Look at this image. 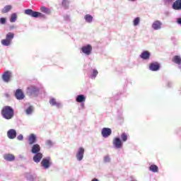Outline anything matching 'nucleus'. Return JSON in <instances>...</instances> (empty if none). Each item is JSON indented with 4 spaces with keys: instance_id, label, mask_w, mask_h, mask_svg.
Masks as SVG:
<instances>
[{
    "instance_id": "f257e3e1",
    "label": "nucleus",
    "mask_w": 181,
    "mask_h": 181,
    "mask_svg": "<svg viewBox=\"0 0 181 181\" xmlns=\"http://www.w3.org/2000/svg\"><path fill=\"white\" fill-rule=\"evenodd\" d=\"M1 114L4 119H12L15 117V110L11 106H4L1 110Z\"/></svg>"
},
{
    "instance_id": "f03ea898",
    "label": "nucleus",
    "mask_w": 181,
    "mask_h": 181,
    "mask_svg": "<svg viewBox=\"0 0 181 181\" xmlns=\"http://www.w3.org/2000/svg\"><path fill=\"white\" fill-rule=\"evenodd\" d=\"M40 93V89L36 86H30L27 88V94L31 97H37Z\"/></svg>"
},
{
    "instance_id": "7ed1b4c3",
    "label": "nucleus",
    "mask_w": 181,
    "mask_h": 181,
    "mask_svg": "<svg viewBox=\"0 0 181 181\" xmlns=\"http://www.w3.org/2000/svg\"><path fill=\"white\" fill-rule=\"evenodd\" d=\"M13 37H15V34L13 33H8L6 35V39L1 40V45H3V46H11Z\"/></svg>"
},
{
    "instance_id": "20e7f679",
    "label": "nucleus",
    "mask_w": 181,
    "mask_h": 181,
    "mask_svg": "<svg viewBox=\"0 0 181 181\" xmlns=\"http://www.w3.org/2000/svg\"><path fill=\"white\" fill-rule=\"evenodd\" d=\"M24 13L28 16H31V18H43L45 16L43 13L39 11H35L30 8L25 9Z\"/></svg>"
},
{
    "instance_id": "39448f33",
    "label": "nucleus",
    "mask_w": 181,
    "mask_h": 181,
    "mask_svg": "<svg viewBox=\"0 0 181 181\" xmlns=\"http://www.w3.org/2000/svg\"><path fill=\"white\" fill-rule=\"evenodd\" d=\"M41 166L44 169H49L52 166V159L50 157H46L42 158L41 161Z\"/></svg>"
},
{
    "instance_id": "423d86ee",
    "label": "nucleus",
    "mask_w": 181,
    "mask_h": 181,
    "mask_svg": "<svg viewBox=\"0 0 181 181\" xmlns=\"http://www.w3.org/2000/svg\"><path fill=\"white\" fill-rule=\"evenodd\" d=\"M81 50L82 53H83V54H86V56H90V54H91L93 52V47L91 46V45L88 44L86 45L83 46Z\"/></svg>"
},
{
    "instance_id": "0eeeda50",
    "label": "nucleus",
    "mask_w": 181,
    "mask_h": 181,
    "mask_svg": "<svg viewBox=\"0 0 181 181\" xmlns=\"http://www.w3.org/2000/svg\"><path fill=\"white\" fill-rule=\"evenodd\" d=\"M85 151H86V150H84V148H83V147H79L78 148V151L76 154V160H78V162H81V160H83V159L84 158V152Z\"/></svg>"
},
{
    "instance_id": "6e6552de",
    "label": "nucleus",
    "mask_w": 181,
    "mask_h": 181,
    "mask_svg": "<svg viewBox=\"0 0 181 181\" xmlns=\"http://www.w3.org/2000/svg\"><path fill=\"white\" fill-rule=\"evenodd\" d=\"M112 144L115 149H121V148H122V145H123L122 140H121V138L119 137H115L113 139Z\"/></svg>"
},
{
    "instance_id": "1a4fd4ad",
    "label": "nucleus",
    "mask_w": 181,
    "mask_h": 181,
    "mask_svg": "<svg viewBox=\"0 0 181 181\" xmlns=\"http://www.w3.org/2000/svg\"><path fill=\"white\" fill-rule=\"evenodd\" d=\"M148 69L151 71H159L160 70V64L158 62H151Z\"/></svg>"
},
{
    "instance_id": "9d476101",
    "label": "nucleus",
    "mask_w": 181,
    "mask_h": 181,
    "mask_svg": "<svg viewBox=\"0 0 181 181\" xmlns=\"http://www.w3.org/2000/svg\"><path fill=\"white\" fill-rule=\"evenodd\" d=\"M162 25H163L162 21L156 20L153 22L151 28L153 30H160L162 29Z\"/></svg>"
},
{
    "instance_id": "9b49d317",
    "label": "nucleus",
    "mask_w": 181,
    "mask_h": 181,
    "mask_svg": "<svg viewBox=\"0 0 181 181\" xmlns=\"http://www.w3.org/2000/svg\"><path fill=\"white\" fill-rule=\"evenodd\" d=\"M112 134V130L108 127H104L102 129L101 135L103 138H108Z\"/></svg>"
},
{
    "instance_id": "f8f14e48",
    "label": "nucleus",
    "mask_w": 181,
    "mask_h": 181,
    "mask_svg": "<svg viewBox=\"0 0 181 181\" xmlns=\"http://www.w3.org/2000/svg\"><path fill=\"white\" fill-rule=\"evenodd\" d=\"M139 57L142 60H149L151 59V53L148 50H144Z\"/></svg>"
},
{
    "instance_id": "ddd939ff",
    "label": "nucleus",
    "mask_w": 181,
    "mask_h": 181,
    "mask_svg": "<svg viewBox=\"0 0 181 181\" xmlns=\"http://www.w3.org/2000/svg\"><path fill=\"white\" fill-rule=\"evenodd\" d=\"M14 95L17 100H23V98H25V93H23L21 89H17Z\"/></svg>"
},
{
    "instance_id": "4468645a",
    "label": "nucleus",
    "mask_w": 181,
    "mask_h": 181,
    "mask_svg": "<svg viewBox=\"0 0 181 181\" xmlns=\"http://www.w3.org/2000/svg\"><path fill=\"white\" fill-rule=\"evenodd\" d=\"M16 135H18V134L16 133V130L14 129H11L7 132V136L8 139H15V138H16Z\"/></svg>"
},
{
    "instance_id": "2eb2a0df",
    "label": "nucleus",
    "mask_w": 181,
    "mask_h": 181,
    "mask_svg": "<svg viewBox=\"0 0 181 181\" xmlns=\"http://www.w3.org/2000/svg\"><path fill=\"white\" fill-rule=\"evenodd\" d=\"M172 9L174 11H181V0H175L172 4Z\"/></svg>"
},
{
    "instance_id": "dca6fc26",
    "label": "nucleus",
    "mask_w": 181,
    "mask_h": 181,
    "mask_svg": "<svg viewBox=\"0 0 181 181\" xmlns=\"http://www.w3.org/2000/svg\"><path fill=\"white\" fill-rule=\"evenodd\" d=\"M37 137L36 134H30L28 138V141L29 145H35L36 144Z\"/></svg>"
},
{
    "instance_id": "f3484780",
    "label": "nucleus",
    "mask_w": 181,
    "mask_h": 181,
    "mask_svg": "<svg viewBox=\"0 0 181 181\" xmlns=\"http://www.w3.org/2000/svg\"><path fill=\"white\" fill-rule=\"evenodd\" d=\"M42 159H43V153H34L33 160L35 162V163H39V162H40Z\"/></svg>"
},
{
    "instance_id": "a211bd4d",
    "label": "nucleus",
    "mask_w": 181,
    "mask_h": 181,
    "mask_svg": "<svg viewBox=\"0 0 181 181\" xmlns=\"http://www.w3.org/2000/svg\"><path fill=\"white\" fill-rule=\"evenodd\" d=\"M31 153H40V145L38 144H33L31 147Z\"/></svg>"
},
{
    "instance_id": "6ab92c4d",
    "label": "nucleus",
    "mask_w": 181,
    "mask_h": 181,
    "mask_svg": "<svg viewBox=\"0 0 181 181\" xmlns=\"http://www.w3.org/2000/svg\"><path fill=\"white\" fill-rule=\"evenodd\" d=\"M2 79L4 83H9L11 81V72L8 71L4 72L2 75Z\"/></svg>"
},
{
    "instance_id": "aec40b11",
    "label": "nucleus",
    "mask_w": 181,
    "mask_h": 181,
    "mask_svg": "<svg viewBox=\"0 0 181 181\" xmlns=\"http://www.w3.org/2000/svg\"><path fill=\"white\" fill-rule=\"evenodd\" d=\"M49 104L52 107H57V108L62 107V103L60 102L56 101V99L54 98H52L49 100Z\"/></svg>"
},
{
    "instance_id": "412c9836",
    "label": "nucleus",
    "mask_w": 181,
    "mask_h": 181,
    "mask_svg": "<svg viewBox=\"0 0 181 181\" xmlns=\"http://www.w3.org/2000/svg\"><path fill=\"white\" fill-rule=\"evenodd\" d=\"M33 112H35V107H33V105H29L25 109L26 115H33Z\"/></svg>"
},
{
    "instance_id": "4be33fe9",
    "label": "nucleus",
    "mask_w": 181,
    "mask_h": 181,
    "mask_svg": "<svg viewBox=\"0 0 181 181\" xmlns=\"http://www.w3.org/2000/svg\"><path fill=\"white\" fill-rule=\"evenodd\" d=\"M76 103H86V95L83 94L78 95L76 97Z\"/></svg>"
},
{
    "instance_id": "5701e85b",
    "label": "nucleus",
    "mask_w": 181,
    "mask_h": 181,
    "mask_svg": "<svg viewBox=\"0 0 181 181\" xmlns=\"http://www.w3.org/2000/svg\"><path fill=\"white\" fill-rule=\"evenodd\" d=\"M4 158L5 160H7V162H12L15 160V156L11 153L5 154Z\"/></svg>"
},
{
    "instance_id": "b1692460",
    "label": "nucleus",
    "mask_w": 181,
    "mask_h": 181,
    "mask_svg": "<svg viewBox=\"0 0 181 181\" xmlns=\"http://www.w3.org/2000/svg\"><path fill=\"white\" fill-rule=\"evenodd\" d=\"M149 170L153 172V173H156L159 172V167L155 164H152L149 166Z\"/></svg>"
},
{
    "instance_id": "393cba45",
    "label": "nucleus",
    "mask_w": 181,
    "mask_h": 181,
    "mask_svg": "<svg viewBox=\"0 0 181 181\" xmlns=\"http://www.w3.org/2000/svg\"><path fill=\"white\" fill-rule=\"evenodd\" d=\"M173 63H175V64L180 65L181 64V57L179 55H175L173 58Z\"/></svg>"
},
{
    "instance_id": "a878e982",
    "label": "nucleus",
    "mask_w": 181,
    "mask_h": 181,
    "mask_svg": "<svg viewBox=\"0 0 181 181\" xmlns=\"http://www.w3.org/2000/svg\"><path fill=\"white\" fill-rule=\"evenodd\" d=\"M97 76H98V71L95 69H93V71L90 76V78H91V80H95Z\"/></svg>"
},
{
    "instance_id": "bb28decb",
    "label": "nucleus",
    "mask_w": 181,
    "mask_h": 181,
    "mask_svg": "<svg viewBox=\"0 0 181 181\" xmlns=\"http://www.w3.org/2000/svg\"><path fill=\"white\" fill-rule=\"evenodd\" d=\"M84 19L87 23H91L93 22V16L90 14H86L84 16Z\"/></svg>"
},
{
    "instance_id": "cd10ccee",
    "label": "nucleus",
    "mask_w": 181,
    "mask_h": 181,
    "mask_svg": "<svg viewBox=\"0 0 181 181\" xmlns=\"http://www.w3.org/2000/svg\"><path fill=\"white\" fill-rule=\"evenodd\" d=\"M36 177H37L36 174H33V175H31L30 173L26 174V178L28 179V180L34 181L35 179H36Z\"/></svg>"
},
{
    "instance_id": "c85d7f7f",
    "label": "nucleus",
    "mask_w": 181,
    "mask_h": 181,
    "mask_svg": "<svg viewBox=\"0 0 181 181\" xmlns=\"http://www.w3.org/2000/svg\"><path fill=\"white\" fill-rule=\"evenodd\" d=\"M141 23V18L136 17L133 20V26H138Z\"/></svg>"
},
{
    "instance_id": "c756f323",
    "label": "nucleus",
    "mask_w": 181,
    "mask_h": 181,
    "mask_svg": "<svg viewBox=\"0 0 181 181\" xmlns=\"http://www.w3.org/2000/svg\"><path fill=\"white\" fill-rule=\"evenodd\" d=\"M11 9H12V6H11V5L6 6L2 9V13H8V12H9V11H11Z\"/></svg>"
},
{
    "instance_id": "7c9ffc66",
    "label": "nucleus",
    "mask_w": 181,
    "mask_h": 181,
    "mask_svg": "<svg viewBox=\"0 0 181 181\" xmlns=\"http://www.w3.org/2000/svg\"><path fill=\"white\" fill-rule=\"evenodd\" d=\"M45 145L49 149H50V148H52V146H54V143H53L52 140H47L45 141Z\"/></svg>"
},
{
    "instance_id": "2f4dec72",
    "label": "nucleus",
    "mask_w": 181,
    "mask_h": 181,
    "mask_svg": "<svg viewBox=\"0 0 181 181\" xmlns=\"http://www.w3.org/2000/svg\"><path fill=\"white\" fill-rule=\"evenodd\" d=\"M69 5H70V2L69 1V0L62 1V6L64 8V9L69 8Z\"/></svg>"
},
{
    "instance_id": "473e14b6",
    "label": "nucleus",
    "mask_w": 181,
    "mask_h": 181,
    "mask_svg": "<svg viewBox=\"0 0 181 181\" xmlns=\"http://www.w3.org/2000/svg\"><path fill=\"white\" fill-rule=\"evenodd\" d=\"M17 18H18V16H16V13H13V14H11V16L10 17V22H11V23L16 22Z\"/></svg>"
},
{
    "instance_id": "72a5a7b5",
    "label": "nucleus",
    "mask_w": 181,
    "mask_h": 181,
    "mask_svg": "<svg viewBox=\"0 0 181 181\" xmlns=\"http://www.w3.org/2000/svg\"><path fill=\"white\" fill-rule=\"evenodd\" d=\"M120 136L122 142H127V141H128V135L127 134V133H122Z\"/></svg>"
},
{
    "instance_id": "f704fd0d",
    "label": "nucleus",
    "mask_w": 181,
    "mask_h": 181,
    "mask_svg": "<svg viewBox=\"0 0 181 181\" xmlns=\"http://www.w3.org/2000/svg\"><path fill=\"white\" fill-rule=\"evenodd\" d=\"M103 162L104 163H110V162H111V157L110 155H106L103 157Z\"/></svg>"
},
{
    "instance_id": "c9c22d12",
    "label": "nucleus",
    "mask_w": 181,
    "mask_h": 181,
    "mask_svg": "<svg viewBox=\"0 0 181 181\" xmlns=\"http://www.w3.org/2000/svg\"><path fill=\"white\" fill-rule=\"evenodd\" d=\"M6 18L5 17H1L0 18V25H5L6 23Z\"/></svg>"
},
{
    "instance_id": "e433bc0d",
    "label": "nucleus",
    "mask_w": 181,
    "mask_h": 181,
    "mask_svg": "<svg viewBox=\"0 0 181 181\" xmlns=\"http://www.w3.org/2000/svg\"><path fill=\"white\" fill-rule=\"evenodd\" d=\"M41 12H43V13H47L49 12V8L43 6L41 8Z\"/></svg>"
},
{
    "instance_id": "4c0bfd02",
    "label": "nucleus",
    "mask_w": 181,
    "mask_h": 181,
    "mask_svg": "<svg viewBox=\"0 0 181 181\" xmlns=\"http://www.w3.org/2000/svg\"><path fill=\"white\" fill-rule=\"evenodd\" d=\"M64 21H66V22H70V16L66 14L64 16Z\"/></svg>"
},
{
    "instance_id": "58836bf2",
    "label": "nucleus",
    "mask_w": 181,
    "mask_h": 181,
    "mask_svg": "<svg viewBox=\"0 0 181 181\" xmlns=\"http://www.w3.org/2000/svg\"><path fill=\"white\" fill-rule=\"evenodd\" d=\"M17 140H18V141H23V134H19V135L17 136Z\"/></svg>"
},
{
    "instance_id": "ea45409f",
    "label": "nucleus",
    "mask_w": 181,
    "mask_h": 181,
    "mask_svg": "<svg viewBox=\"0 0 181 181\" xmlns=\"http://www.w3.org/2000/svg\"><path fill=\"white\" fill-rule=\"evenodd\" d=\"M176 23L181 26V17L176 18Z\"/></svg>"
},
{
    "instance_id": "a19ab883",
    "label": "nucleus",
    "mask_w": 181,
    "mask_h": 181,
    "mask_svg": "<svg viewBox=\"0 0 181 181\" xmlns=\"http://www.w3.org/2000/svg\"><path fill=\"white\" fill-rule=\"evenodd\" d=\"M81 107L82 110H84V108H86L84 102L81 103Z\"/></svg>"
},
{
    "instance_id": "79ce46f5",
    "label": "nucleus",
    "mask_w": 181,
    "mask_h": 181,
    "mask_svg": "<svg viewBox=\"0 0 181 181\" xmlns=\"http://www.w3.org/2000/svg\"><path fill=\"white\" fill-rule=\"evenodd\" d=\"M172 82L171 81H168V83H167V86L168 87V88H170V87H172Z\"/></svg>"
},
{
    "instance_id": "37998d69",
    "label": "nucleus",
    "mask_w": 181,
    "mask_h": 181,
    "mask_svg": "<svg viewBox=\"0 0 181 181\" xmlns=\"http://www.w3.org/2000/svg\"><path fill=\"white\" fill-rule=\"evenodd\" d=\"M129 2H136L137 0H127Z\"/></svg>"
},
{
    "instance_id": "c03bdc74",
    "label": "nucleus",
    "mask_w": 181,
    "mask_h": 181,
    "mask_svg": "<svg viewBox=\"0 0 181 181\" xmlns=\"http://www.w3.org/2000/svg\"><path fill=\"white\" fill-rule=\"evenodd\" d=\"M91 181H100V180H98V179H97V178H93V179H92Z\"/></svg>"
},
{
    "instance_id": "a18cd8bd",
    "label": "nucleus",
    "mask_w": 181,
    "mask_h": 181,
    "mask_svg": "<svg viewBox=\"0 0 181 181\" xmlns=\"http://www.w3.org/2000/svg\"><path fill=\"white\" fill-rule=\"evenodd\" d=\"M13 25H11V26H10V29L12 30V29H13Z\"/></svg>"
},
{
    "instance_id": "49530a36",
    "label": "nucleus",
    "mask_w": 181,
    "mask_h": 181,
    "mask_svg": "<svg viewBox=\"0 0 181 181\" xmlns=\"http://www.w3.org/2000/svg\"><path fill=\"white\" fill-rule=\"evenodd\" d=\"M165 15H169V12H165Z\"/></svg>"
},
{
    "instance_id": "de8ad7c7",
    "label": "nucleus",
    "mask_w": 181,
    "mask_h": 181,
    "mask_svg": "<svg viewBox=\"0 0 181 181\" xmlns=\"http://www.w3.org/2000/svg\"><path fill=\"white\" fill-rule=\"evenodd\" d=\"M178 69H181V66H180V65H178Z\"/></svg>"
}]
</instances>
